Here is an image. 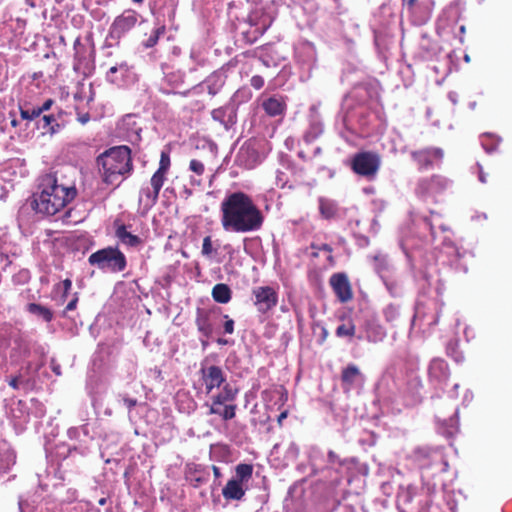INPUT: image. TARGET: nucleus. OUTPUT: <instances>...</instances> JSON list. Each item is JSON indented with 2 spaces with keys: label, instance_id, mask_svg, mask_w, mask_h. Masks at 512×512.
<instances>
[{
  "label": "nucleus",
  "instance_id": "nucleus-61",
  "mask_svg": "<svg viewBox=\"0 0 512 512\" xmlns=\"http://www.w3.org/2000/svg\"><path fill=\"white\" fill-rule=\"evenodd\" d=\"M99 503H100L101 505H104V504H105V499H101V500L99 501Z\"/></svg>",
  "mask_w": 512,
  "mask_h": 512
},
{
  "label": "nucleus",
  "instance_id": "nucleus-39",
  "mask_svg": "<svg viewBox=\"0 0 512 512\" xmlns=\"http://www.w3.org/2000/svg\"><path fill=\"white\" fill-rule=\"evenodd\" d=\"M189 170L197 176H201L205 172V166L201 161L192 159L189 164Z\"/></svg>",
  "mask_w": 512,
  "mask_h": 512
},
{
  "label": "nucleus",
  "instance_id": "nucleus-10",
  "mask_svg": "<svg viewBox=\"0 0 512 512\" xmlns=\"http://www.w3.org/2000/svg\"><path fill=\"white\" fill-rule=\"evenodd\" d=\"M412 157L417 162L419 169H428L441 162L443 151L439 148H428L412 152Z\"/></svg>",
  "mask_w": 512,
  "mask_h": 512
},
{
  "label": "nucleus",
  "instance_id": "nucleus-45",
  "mask_svg": "<svg viewBox=\"0 0 512 512\" xmlns=\"http://www.w3.org/2000/svg\"><path fill=\"white\" fill-rule=\"evenodd\" d=\"M77 302H78V297H77V295H74L73 299L67 304V306L64 310V313H67L69 311H73L74 309H76Z\"/></svg>",
  "mask_w": 512,
  "mask_h": 512
},
{
  "label": "nucleus",
  "instance_id": "nucleus-31",
  "mask_svg": "<svg viewBox=\"0 0 512 512\" xmlns=\"http://www.w3.org/2000/svg\"><path fill=\"white\" fill-rule=\"evenodd\" d=\"M235 405H223L219 406V412H209V414H217L221 416L224 420H230L235 417Z\"/></svg>",
  "mask_w": 512,
  "mask_h": 512
},
{
  "label": "nucleus",
  "instance_id": "nucleus-33",
  "mask_svg": "<svg viewBox=\"0 0 512 512\" xmlns=\"http://www.w3.org/2000/svg\"><path fill=\"white\" fill-rule=\"evenodd\" d=\"M166 180V173L156 171L150 181L151 187L153 190L160 192L162 186L164 185V182Z\"/></svg>",
  "mask_w": 512,
  "mask_h": 512
},
{
  "label": "nucleus",
  "instance_id": "nucleus-23",
  "mask_svg": "<svg viewBox=\"0 0 512 512\" xmlns=\"http://www.w3.org/2000/svg\"><path fill=\"white\" fill-rule=\"evenodd\" d=\"M212 297L218 303H228L231 299V289L226 284H216L212 289Z\"/></svg>",
  "mask_w": 512,
  "mask_h": 512
},
{
  "label": "nucleus",
  "instance_id": "nucleus-53",
  "mask_svg": "<svg viewBox=\"0 0 512 512\" xmlns=\"http://www.w3.org/2000/svg\"><path fill=\"white\" fill-rule=\"evenodd\" d=\"M52 369H53V371H54L57 375H60V374H61V372H60V368H59V366H58V365H54V366L52 367Z\"/></svg>",
  "mask_w": 512,
  "mask_h": 512
},
{
  "label": "nucleus",
  "instance_id": "nucleus-54",
  "mask_svg": "<svg viewBox=\"0 0 512 512\" xmlns=\"http://www.w3.org/2000/svg\"><path fill=\"white\" fill-rule=\"evenodd\" d=\"M427 224L429 225V227H430V229H431V235H432V237H433V238H435V231H434V228H433L432 223H431V222H428Z\"/></svg>",
  "mask_w": 512,
  "mask_h": 512
},
{
  "label": "nucleus",
  "instance_id": "nucleus-9",
  "mask_svg": "<svg viewBox=\"0 0 512 512\" xmlns=\"http://www.w3.org/2000/svg\"><path fill=\"white\" fill-rule=\"evenodd\" d=\"M201 376L207 394L211 393L213 389L219 388L226 380L223 370L215 365L203 366Z\"/></svg>",
  "mask_w": 512,
  "mask_h": 512
},
{
  "label": "nucleus",
  "instance_id": "nucleus-15",
  "mask_svg": "<svg viewBox=\"0 0 512 512\" xmlns=\"http://www.w3.org/2000/svg\"><path fill=\"white\" fill-rule=\"evenodd\" d=\"M213 120L219 122L228 130L236 123V112L233 107H220L211 113Z\"/></svg>",
  "mask_w": 512,
  "mask_h": 512
},
{
  "label": "nucleus",
  "instance_id": "nucleus-25",
  "mask_svg": "<svg viewBox=\"0 0 512 512\" xmlns=\"http://www.w3.org/2000/svg\"><path fill=\"white\" fill-rule=\"evenodd\" d=\"M359 376V369L354 365H350L343 371L342 381L350 388Z\"/></svg>",
  "mask_w": 512,
  "mask_h": 512
},
{
  "label": "nucleus",
  "instance_id": "nucleus-16",
  "mask_svg": "<svg viewBox=\"0 0 512 512\" xmlns=\"http://www.w3.org/2000/svg\"><path fill=\"white\" fill-rule=\"evenodd\" d=\"M285 102L281 97L272 96L262 102L264 111L272 117L282 115L285 110Z\"/></svg>",
  "mask_w": 512,
  "mask_h": 512
},
{
  "label": "nucleus",
  "instance_id": "nucleus-17",
  "mask_svg": "<svg viewBox=\"0 0 512 512\" xmlns=\"http://www.w3.org/2000/svg\"><path fill=\"white\" fill-rule=\"evenodd\" d=\"M222 494L227 500H240L244 496L245 491L241 481L232 479L227 482L222 490Z\"/></svg>",
  "mask_w": 512,
  "mask_h": 512
},
{
  "label": "nucleus",
  "instance_id": "nucleus-58",
  "mask_svg": "<svg viewBox=\"0 0 512 512\" xmlns=\"http://www.w3.org/2000/svg\"><path fill=\"white\" fill-rule=\"evenodd\" d=\"M335 457H336V456H335L334 452L330 451V452H329V459H330V460H334V458H335Z\"/></svg>",
  "mask_w": 512,
  "mask_h": 512
},
{
  "label": "nucleus",
  "instance_id": "nucleus-49",
  "mask_svg": "<svg viewBox=\"0 0 512 512\" xmlns=\"http://www.w3.org/2000/svg\"><path fill=\"white\" fill-rule=\"evenodd\" d=\"M448 98L453 104H456L458 101V94L456 92H450L448 94Z\"/></svg>",
  "mask_w": 512,
  "mask_h": 512
},
{
  "label": "nucleus",
  "instance_id": "nucleus-14",
  "mask_svg": "<svg viewBox=\"0 0 512 512\" xmlns=\"http://www.w3.org/2000/svg\"><path fill=\"white\" fill-rule=\"evenodd\" d=\"M238 390L226 383L221 392L211 398V404H207L209 412H219V406H223L226 402L235 400Z\"/></svg>",
  "mask_w": 512,
  "mask_h": 512
},
{
  "label": "nucleus",
  "instance_id": "nucleus-27",
  "mask_svg": "<svg viewBox=\"0 0 512 512\" xmlns=\"http://www.w3.org/2000/svg\"><path fill=\"white\" fill-rule=\"evenodd\" d=\"M28 311L43 318L46 322L51 321L53 317L52 312L48 308L35 303L28 305Z\"/></svg>",
  "mask_w": 512,
  "mask_h": 512
},
{
  "label": "nucleus",
  "instance_id": "nucleus-13",
  "mask_svg": "<svg viewBox=\"0 0 512 512\" xmlns=\"http://www.w3.org/2000/svg\"><path fill=\"white\" fill-rule=\"evenodd\" d=\"M330 284L341 302H346L352 298L351 286L345 274H333L330 278Z\"/></svg>",
  "mask_w": 512,
  "mask_h": 512
},
{
  "label": "nucleus",
  "instance_id": "nucleus-36",
  "mask_svg": "<svg viewBox=\"0 0 512 512\" xmlns=\"http://www.w3.org/2000/svg\"><path fill=\"white\" fill-rule=\"evenodd\" d=\"M165 33V26H159L157 27L153 33L150 35V37L148 38L147 42H146V46L147 47H153L154 45L157 44L158 42V39L161 35H163Z\"/></svg>",
  "mask_w": 512,
  "mask_h": 512
},
{
  "label": "nucleus",
  "instance_id": "nucleus-18",
  "mask_svg": "<svg viewBox=\"0 0 512 512\" xmlns=\"http://www.w3.org/2000/svg\"><path fill=\"white\" fill-rule=\"evenodd\" d=\"M15 464V455L5 442L0 443V473L7 472Z\"/></svg>",
  "mask_w": 512,
  "mask_h": 512
},
{
  "label": "nucleus",
  "instance_id": "nucleus-56",
  "mask_svg": "<svg viewBox=\"0 0 512 512\" xmlns=\"http://www.w3.org/2000/svg\"><path fill=\"white\" fill-rule=\"evenodd\" d=\"M26 2L30 7H35V3L33 2V0H26Z\"/></svg>",
  "mask_w": 512,
  "mask_h": 512
},
{
  "label": "nucleus",
  "instance_id": "nucleus-32",
  "mask_svg": "<svg viewBox=\"0 0 512 512\" xmlns=\"http://www.w3.org/2000/svg\"><path fill=\"white\" fill-rule=\"evenodd\" d=\"M355 334V325L351 322L341 324L336 329L338 337H352Z\"/></svg>",
  "mask_w": 512,
  "mask_h": 512
},
{
  "label": "nucleus",
  "instance_id": "nucleus-28",
  "mask_svg": "<svg viewBox=\"0 0 512 512\" xmlns=\"http://www.w3.org/2000/svg\"><path fill=\"white\" fill-rule=\"evenodd\" d=\"M72 287V281L70 279H65L61 283H58L54 286V294L60 293L61 296L59 298V304H63L65 302L66 296L68 292L71 290Z\"/></svg>",
  "mask_w": 512,
  "mask_h": 512
},
{
  "label": "nucleus",
  "instance_id": "nucleus-30",
  "mask_svg": "<svg viewBox=\"0 0 512 512\" xmlns=\"http://www.w3.org/2000/svg\"><path fill=\"white\" fill-rule=\"evenodd\" d=\"M56 119L53 115H44L40 120L39 127L44 129L45 132L54 134L57 130L55 128Z\"/></svg>",
  "mask_w": 512,
  "mask_h": 512
},
{
  "label": "nucleus",
  "instance_id": "nucleus-52",
  "mask_svg": "<svg viewBox=\"0 0 512 512\" xmlns=\"http://www.w3.org/2000/svg\"><path fill=\"white\" fill-rule=\"evenodd\" d=\"M213 473L215 475V477H220L221 473H220V469L217 467V466H213Z\"/></svg>",
  "mask_w": 512,
  "mask_h": 512
},
{
  "label": "nucleus",
  "instance_id": "nucleus-62",
  "mask_svg": "<svg viewBox=\"0 0 512 512\" xmlns=\"http://www.w3.org/2000/svg\"><path fill=\"white\" fill-rule=\"evenodd\" d=\"M415 1L416 0H409L408 3H409V5H413Z\"/></svg>",
  "mask_w": 512,
  "mask_h": 512
},
{
  "label": "nucleus",
  "instance_id": "nucleus-24",
  "mask_svg": "<svg viewBox=\"0 0 512 512\" xmlns=\"http://www.w3.org/2000/svg\"><path fill=\"white\" fill-rule=\"evenodd\" d=\"M196 325L200 333L205 337H209L212 334L213 328L207 312L200 310L198 311L196 317Z\"/></svg>",
  "mask_w": 512,
  "mask_h": 512
},
{
  "label": "nucleus",
  "instance_id": "nucleus-57",
  "mask_svg": "<svg viewBox=\"0 0 512 512\" xmlns=\"http://www.w3.org/2000/svg\"><path fill=\"white\" fill-rule=\"evenodd\" d=\"M476 106H477L476 101H474V102H471V103H470V108H471L472 110H474V109L476 108Z\"/></svg>",
  "mask_w": 512,
  "mask_h": 512
},
{
  "label": "nucleus",
  "instance_id": "nucleus-51",
  "mask_svg": "<svg viewBox=\"0 0 512 512\" xmlns=\"http://www.w3.org/2000/svg\"><path fill=\"white\" fill-rule=\"evenodd\" d=\"M287 417V411L282 412L278 417V422L281 423Z\"/></svg>",
  "mask_w": 512,
  "mask_h": 512
},
{
  "label": "nucleus",
  "instance_id": "nucleus-40",
  "mask_svg": "<svg viewBox=\"0 0 512 512\" xmlns=\"http://www.w3.org/2000/svg\"><path fill=\"white\" fill-rule=\"evenodd\" d=\"M225 323H224V331L227 334H232L234 332V321L229 318L228 315H224Z\"/></svg>",
  "mask_w": 512,
  "mask_h": 512
},
{
  "label": "nucleus",
  "instance_id": "nucleus-19",
  "mask_svg": "<svg viewBox=\"0 0 512 512\" xmlns=\"http://www.w3.org/2000/svg\"><path fill=\"white\" fill-rule=\"evenodd\" d=\"M337 203L329 198H319V212L324 219H333L338 215Z\"/></svg>",
  "mask_w": 512,
  "mask_h": 512
},
{
  "label": "nucleus",
  "instance_id": "nucleus-29",
  "mask_svg": "<svg viewBox=\"0 0 512 512\" xmlns=\"http://www.w3.org/2000/svg\"><path fill=\"white\" fill-rule=\"evenodd\" d=\"M384 284L392 296H398L401 292V285L397 279H392L381 274Z\"/></svg>",
  "mask_w": 512,
  "mask_h": 512
},
{
  "label": "nucleus",
  "instance_id": "nucleus-47",
  "mask_svg": "<svg viewBox=\"0 0 512 512\" xmlns=\"http://www.w3.org/2000/svg\"><path fill=\"white\" fill-rule=\"evenodd\" d=\"M53 104V100L52 99H47L40 107L39 109H41V113L45 112V111H48L51 106Z\"/></svg>",
  "mask_w": 512,
  "mask_h": 512
},
{
  "label": "nucleus",
  "instance_id": "nucleus-11",
  "mask_svg": "<svg viewBox=\"0 0 512 512\" xmlns=\"http://www.w3.org/2000/svg\"><path fill=\"white\" fill-rule=\"evenodd\" d=\"M136 23L137 13L133 10H127L114 20L111 26V34L112 36L120 38L126 32L131 30Z\"/></svg>",
  "mask_w": 512,
  "mask_h": 512
},
{
  "label": "nucleus",
  "instance_id": "nucleus-60",
  "mask_svg": "<svg viewBox=\"0 0 512 512\" xmlns=\"http://www.w3.org/2000/svg\"><path fill=\"white\" fill-rule=\"evenodd\" d=\"M191 183H192V184L200 185V184H201V181H200V180H196V179H192V180H191Z\"/></svg>",
  "mask_w": 512,
  "mask_h": 512
},
{
  "label": "nucleus",
  "instance_id": "nucleus-1",
  "mask_svg": "<svg viewBox=\"0 0 512 512\" xmlns=\"http://www.w3.org/2000/svg\"><path fill=\"white\" fill-rule=\"evenodd\" d=\"M220 211L221 225L227 232L258 231L264 222L261 210L251 196L242 191L227 193L220 204Z\"/></svg>",
  "mask_w": 512,
  "mask_h": 512
},
{
  "label": "nucleus",
  "instance_id": "nucleus-59",
  "mask_svg": "<svg viewBox=\"0 0 512 512\" xmlns=\"http://www.w3.org/2000/svg\"><path fill=\"white\" fill-rule=\"evenodd\" d=\"M19 509H20V512H24L22 500L19 501Z\"/></svg>",
  "mask_w": 512,
  "mask_h": 512
},
{
  "label": "nucleus",
  "instance_id": "nucleus-6",
  "mask_svg": "<svg viewBox=\"0 0 512 512\" xmlns=\"http://www.w3.org/2000/svg\"><path fill=\"white\" fill-rule=\"evenodd\" d=\"M451 185V182L439 175H434L430 178H422L418 181L415 192L418 197L423 200L435 198L437 195L444 192Z\"/></svg>",
  "mask_w": 512,
  "mask_h": 512
},
{
  "label": "nucleus",
  "instance_id": "nucleus-4",
  "mask_svg": "<svg viewBox=\"0 0 512 512\" xmlns=\"http://www.w3.org/2000/svg\"><path fill=\"white\" fill-rule=\"evenodd\" d=\"M89 263L97 268L116 273L126 267V257L117 248L107 247L92 253L88 258Z\"/></svg>",
  "mask_w": 512,
  "mask_h": 512
},
{
  "label": "nucleus",
  "instance_id": "nucleus-63",
  "mask_svg": "<svg viewBox=\"0 0 512 512\" xmlns=\"http://www.w3.org/2000/svg\"><path fill=\"white\" fill-rule=\"evenodd\" d=\"M465 61H466V62H469V61H470V58H469V56H468V55H466V56H465Z\"/></svg>",
  "mask_w": 512,
  "mask_h": 512
},
{
  "label": "nucleus",
  "instance_id": "nucleus-5",
  "mask_svg": "<svg viewBox=\"0 0 512 512\" xmlns=\"http://www.w3.org/2000/svg\"><path fill=\"white\" fill-rule=\"evenodd\" d=\"M252 299L256 310L262 314L274 309L279 301L277 286H257L252 289Z\"/></svg>",
  "mask_w": 512,
  "mask_h": 512
},
{
  "label": "nucleus",
  "instance_id": "nucleus-37",
  "mask_svg": "<svg viewBox=\"0 0 512 512\" xmlns=\"http://www.w3.org/2000/svg\"><path fill=\"white\" fill-rule=\"evenodd\" d=\"M214 252H215V250L213 249L212 239L210 236H206L203 239L201 253L203 256L210 258Z\"/></svg>",
  "mask_w": 512,
  "mask_h": 512
},
{
  "label": "nucleus",
  "instance_id": "nucleus-35",
  "mask_svg": "<svg viewBox=\"0 0 512 512\" xmlns=\"http://www.w3.org/2000/svg\"><path fill=\"white\" fill-rule=\"evenodd\" d=\"M20 114L23 119L33 120L41 115V109L39 107L21 108Z\"/></svg>",
  "mask_w": 512,
  "mask_h": 512
},
{
  "label": "nucleus",
  "instance_id": "nucleus-7",
  "mask_svg": "<svg viewBox=\"0 0 512 512\" xmlns=\"http://www.w3.org/2000/svg\"><path fill=\"white\" fill-rule=\"evenodd\" d=\"M379 166L380 157L371 152L359 153L354 156L352 161V168L354 172L365 177L375 176Z\"/></svg>",
  "mask_w": 512,
  "mask_h": 512
},
{
  "label": "nucleus",
  "instance_id": "nucleus-3",
  "mask_svg": "<svg viewBox=\"0 0 512 512\" xmlns=\"http://www.w3.org/2000/svg\"><path fill=\"white\" fill-rule=\"evenodd\" d=\"M98 165L103 182L117 186L122 176L131 170L130 149L127 146L113 147L99 156Z\"/></svg>",
  "mask_w": 512,
  "mask_h": 512
},
{
  "label": "nucleus",
  "instance_id": "nucleus-55",
  "mask_svg": "<svg viewBox=\"0 0 512 512\" xmlns=\"http://www.w3.org/2000/svg\"><path fill=\"white\" fill-rule=\"evenodd\" d=\"M270 24H271V21H269L268 23H264V24L262 25V30H263V31H264V30H266V29L270 26Z\"/></svg>",
  "mask_w": 512,
  "mask_h": 512
},
{
  "label": "nucleus",
  "instance_id": "nucleus-12",
  "mask_svg": "<svg viewBox=\"0 0 512 512\" xmlns=\"http://www.w3.org/2000/svg\"><path fill=\"white\" fill-rule=\"evenodd\" d=\"M429 381L434 385H443L449 377L447 363L441 358L431 360L428 367Z\"/></svg>",
  "mask_w": 512,
  "mask_h": 512
},
{
  "label": "nucleus",
  "instance_id": "nucleus-22",
  "mask_svg": "<svg viewBox=\"0 0 512 512\" xmlns=\"http://www.w3.org/2000/svg\"><path fill=\"white\" fill-rule=\"evenodd\" d=\"M225 78L223 73L221 72H214L212 73L206 80V86L208 93L211 95H215L218 93V91L221 89V87L224 85Z\"/></svg>",
  "mask_w": 512,
  "mask_h": 512
},
{
  "label": "nucleus",
  "instance_id": "nucleus-44",
  "mask_svg": "<svg viewBox=\"0 0 512 512\" xmlns=\"http://www.w3.org/2000/svg\"><path fill=\"white\" fill-rule=\"evenodd\" d=\"M385 315L388 320H392L397 315V309L393 306H389L385 310Z\"/></svg>",
  "mask_w": 512,
  "mask_h": 512
},
{
  "label": "nucleus",
  "instance_id": "nucleus-34",
  "mask_svg": "<svg viewBox=\"0 0 512 512\" xmlns=\"http://www.w3.org/2000/svg\"><path fill=\"white\" fill-rule=\"evenodd\" d=\"M252 471H253L252 466L249 464H239L236 467V474H237V477H239V481H241V482L243 480L250 478L252 475Z\"/></svg>",
  "mask_w": 512,
  "mask_h": 512
},
{
  "label": "nucleus",
  "instance_id": "nucleus-38",
  "mask_svg": "<svg viewBox=\"0 0 512 512\" xmlns=\"http://www.w3.org/2000/svg\"><path fill=\"white\" fill-rule=\"evenodd\" d=\"M169 167H170V156L167 152L162 151L161 157H160V162H159V168L157 169V171L167 174Z\"/></svg>",
  "mask_w": 512,
  "mask_h": 512
},
{
  "label": "nucleus",
  "instance_id": "nucleus-48",
  "mask_svg": "<svg viewBox=\"0 0 512 512\" xmlns=\"http://www.w3.org/2000/svg\"><path fill=\"white\" fill-rule=\"evenodd\" d=\"M289 453L291 454L292 457H296L297 456L298 448H297V446L294 443L290 444Z\"/></svg>",
  "mask_w": 512,
  "mask_h": 512
},
{
  "label": "nucleus",
  "instance_id": "nucleus-21",
  "mask_svg": "<svg viewBox=\"0 0 512 512\" xmlns=\"http://www.w3.org/2000/svg\"><path fill=\"white\" fill-rule=\"evenodd\" d=\"M159 193L153 190L152 187L142 188L139 195V204L144 207L145 210H149L157 202Z\"/></svg>",
  "mask_w": 512,
  "mask_h": 512
},
{
  "label": "nucleus",
  "instance_id": "nucleus-43",
  "mask_svg": "<svg viewBox=\"0 0 512 512\" xmlns=\"http://www.w3.org/2000/svg\"><path fill=\"white\" fill-rule=\"evenodd\" d=\"M447 353L448 355H450L451 357H453L457 362L461 361L462 360V356L460 353H457L455 351V347L452 346L451 344L447 347Z\"/></svg>",
  "mask_w": 512,
  "mask_h": 512
},
{
  "label": "nucleus",
  "instance_id": "nucleus-20",
  "mask_svg": "<svg viewBox=\"0 0 512 512\" xmlns=\"http://www.w3.org/2000/svg\"><path fill=\"white\" fill-rule=\"evenodd\" d=\"M116 236L122 244L128 247H137L141 244V239L130 233L124 225L117 228Z\"/></svg>",
  "mask_w": 512,
  "mask_h": 512
},
{
  "label": "nucleus",
  "instance_id": "nucleus-50",
  "mask_svg": "<svg viewBox=\"0 0 512 512\" xmlns=\"http://www.w3.org/2000/svg\"><path fill=\"white\" fill-rule=\"evenodd\" d=\"M18 381H19V380H18V378H13V379L9 382V384H10V386H12L13 388H17V387H18Z\"/></svg>",
  "mask_w": 512,
  "mask_h": 512
},
{
  "label": "nucleus",
  "instance_id": "nucleus-8",
  "mask_svg": "<svg viewBox=\"0 0 512 512\" xmlns=\"http://www.w3.org/2000/svg\"><path fill=\"white\" fill-rule=\"evenodd\" d=\"M106 79L119 87L135 81V74L126 62L112 66L106 73Z\"/></svg>",
  "mask_w": 512,
  "mask_h": 512
},
{
  "label": "nucleus",
  "instance_id": "nucleus-41",
  "mask_svg": "<svg viewBox=\"0 0 512 512\" xmlns=\"http://www.w3.org/2000/svg\"><path fill=\"white\" fill-rule=\"evenodd\" d=\"M74 49H75L76 59H78L79 61H82V59H83L82 50L84 49V46L81 44L79 39H76V41L74 43Z\"/></svg>",
  "mask_w": 512,
  "mask_h": 512
},
{
  "label": "nucleus",
  "instance_id": "nucleus-42",
  "mask_svg": "<svg viewBox=\"0 0 512 512\" xmlns=\"http://www.w3.org/2000/svg\"><path fill=\"white\" fill-rule=\"evenodd\" d=\"M251 85L256 89H260L264 85V79L261 76H253L251 78Z\"/></svg>",
  "mask_w": 512,
  "mask_h": 512
},
{
  "label": "nucleus",
  "instance_id": "nucleus-64",
  "mask_svg": "<svg viewBox=\"0 0 512 512\" xmlns=\"http://www.w3.org/2000/svg\"><path fill=\"white\" fill-rule=\"evenodd\" d=\"M81 121H82L83 123H85V122L87 121V118L82 117Z\"/></svg>",
  "mask_w": 512,
  "mask_h": 512
},
{
  "label": "nucleus",
  "instance_id": "nucleus-46",
  "mask_svg": "<svg viewBox=\"0 0 512 512\" xmlns=\"http://www.w3.org/2000/svg\"><path fill=\"white\" fill-rule=\"evenodd\" d=\"M122 400L129 409L133 408L137 404V401L135 399L126 396H124Z\"/></svg>",
  "mask_w": 512,
  "mask_h": 512
},
{
  "label": "nucleus",
  "instance_id": "nucleus-2",
  "mask_svg": "<svg viewBox=\"0 0 512 512\" xmlns=\"http://www.w3.org/2000/svg\"><path fill=\"white\" fill-rule=\"evenodd\" d=\"M41 192L36 196L34 203L37 212L54 215L67 205L76 195V189L72 186L58 184L53 175L42 178Z\"/></svg>",
  "mask_w": 512,
  "mask_h": 512
},
{
  "label": "nucleus",
  "instance_id": "nucleus-26",
  "mask_svg": "<svg viewBox=\"0 0 512 512\" xmlns=\"http://www.w3.org/2000/svg\"><path fill=\"white\" fill-rule=\"evenodd\" d=\"M386 333L384 329L379 325H371L368 327L366 332V339L370 342H379L382 341L385 337Z\"/></svg>",
  "mask_w": 512,
  "mask_h": 512
}]
</instances>
